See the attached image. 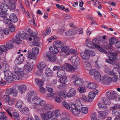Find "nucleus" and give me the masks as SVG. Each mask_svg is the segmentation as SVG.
<instances>
[{
    "label": "nucleus",
    "instance_id": "f257e3e1",
    "mask_svg": "<svg viewBox=\"0 0 120 120\" xmlns=\"http://www.w3.org/2000/svg\"><path fill=\"white\" fill-rule=\"evenodd\" d=\"M32 35H30L27 33L25 34L20 32L16 36L15 41L17 44H20L22 42L21 39H28L29 41H31L32 39L31 38Z\"/></svg>",
    "mask_w": 120,
    "mask_h": 120
},
{
    "label": "nucleus",
    "instance_id": "f03ea898",
    "mask_svg": "<svg viewBox=\"0 0 120 120\" xmlns=\"http://www.w3.org/2000/svg\"><path fill=\"white\" fill-rule=\"evenodd\" d=\"M29 95L28 96V100L30 103H32L34 101L37 102H39L40 99L37 97V94L36 92L35 91H32L29 93Z\"/></svg>",
    "mask_w": 120,
    "mask_h": 120
},
{
    "label": "nucleus",
    "instance_id": "7ed1b4c3",
    "mask_svg": "<svg viewBox=\"0 0 120 120\" xmlns=\"http://www.w3.org/2000/svg\"><path fill=\"white\" fill-rule=\"evenodd\" d=\"M116 53H113L109 52L108 53V57L109 59H107L106 62L112 65H116L117 63L115 61L116 59V56L117 55Z\"/></svg>",
    "mask_w": 120,
    "mask_h": 120
},
{
    "label": "nucleus",
    "instance_id": "20e7f679",
    "mask_svg": "<svg viewBox=\"0 0 120 120\" xmlns=\"http://www.w3.org/2000/svg\"><path fill=\"white\" fill-rule=\"evenodd\" d=\"M13 69L15 71V73L13 75L15 79L17 80H20L22 77L23 72L19 71H18V67L17 66H14Z\"/></svg>",
    "mask_w": 120,
    "mask_h": 120
},
{
    "label": "nucleus",
    "instance_id": "39448f33",
    "mask_svg": "<svg viewBox=\"0 0 120 120\" xmlns=\"http://www.w3.org/2000/svg\"><path fill=\"white\" fill-rule=\"evenodd\" d=\"M41 116L43 120H49L53 117V113L49 111L46 113H43L41 114Z\"/></svg>",
    "mask_w": 120,
    "mask_h": 120
},
{
    "label": "nucleus",
    "instance_id": "423d86ee",
    "mask_svg": "<svg viewBox=\"0 0 120 120\" xmlns=\"http://www.w3.org/2000/svg\"><path fill=\"white\" fill-rule=\"evenodd\" d=\"M116 94V92L115 91H108L107 92L106 95L108 99L112 100L115 98V94Z\"/></svg>",
    "mask_w": 120,
    "mask_h": 120
},
{
    "label": "nucleus",
    "instance_id": "0eeeda50",
    "mask_svg": "<svg viewBox=\"0 0 120 120\" xmlns=\"http://www.w3.org/2000/svg\"><path fill=\"white\" fill-rule=\"evenodd\" d=\"M71 60L73 64H75L76 65H78L80 64V59L78 56H72Z\"/></svg>",
    "mask_w": 120,
    "mask_h": 120
},
{
    "label": "nucleus",
    "instance_id": "6e6552de",
    "mask_svg": "<svg viewBox=\"0 0 120 120\" xmlns=\"http://www.w3.org/2000/svg\"><path fill=\"white\" fill-rule=\"evenodd\" d=\"M98 91L96 89H95L94 92H90L88 95V99L89 102H91L94 99L95 96V94H97Z\"/></svg>",
    "mask_w": 120,
    "mask_h": 120
},
{
    "label": "nucleus",
    "instance_id": "1a4fd4ad",
    "mask_svg": "<svg viewBox=\"0 0 120 120\" xmlns=\"http://www.w3.org/2000/svg\"><path fill=\"white\" fill-rule=\"evenodd\" d=\"M15 39L16 36H15V38L12 39V41H9L6 42V45L7 49H10L13 47L14 42L16 43L15 41H16L14 40H15Z\"/></svg>",
    "mask_w": 120,
    "mask_h": 120
},
{
    "label": "nucleus",
    "instance_id": "9d476101",
    "mask_svg": "<svg viewBox=\"0 0 120 120\" xmlns=\"http://www.w3.org/2000/svg\"><path fill=\"white\" fill-rule=\"evenodd\" d=\"M74 84L77 86H82L84 83L83 80L81 78H77L73 82Z\"/></svg>",
    "mask_w": 120,
    "mask_h": 120
},
{
    "label": "nucleus",
    "instance_id": "9b49d317",
    "mask_svg": "<svg viewBox=\"0 0 120 120\" xmlns=\"http://www.w3.org/2000/svg\"><path fill=\"white\" fill-rule=\"evenodd\" d=\"M81 107L79 105H77L76 106V108L75 109V110H71V111L75 116H78L80 112V110L79 109L81 108Z\"/></svg>",
    "mask_w": 120,
    "mask_h": 120
},
{
    "label": "nucleus",
    "instance_id": "f8f14e48",
    "mask_svg": "<svg viewBox=\"0 0 120 120\" xmlns=\"http://www.w3.org/2000/svg\"><path fill=\"white\" fill-rule=\"evenodd\" d=\"M66 65V71H75L78 68L77 66L74 67L71 64L68 63H67Z\"/></svg>",
    "mask_w": 120,
    "mask_h": 120
},
{
    "label": "nucleus",
    "instance_id": "ddd939ff",
    "mask_svg": "<svg viewBox=\"0 0 120 120\" xmlns=\"http://www.w3.org/2000/svg\"><path fill=\"white\" fill-rule=\"evenodd\" d=\"M95 79L98 82H100L101 80V75L99 71H96L94 74Z\"/></svg>",
    "mask_w": 120,
    "mask_h": 120
},
{
    "label": "nucleus",
    "instance_id": "4468645a",
    "mask_svg": "<svg viewBox=\"0 0 120 120\" xmlns=\"http://www.w3.org/2000/svg\"><path fill=\"white\" fill-rule=\"evenodd\" d=\"M57 76L59 77H64V78H67L65 75V72L62 69L59 70L57 73Z\"/></svg>",
    "mask_w": 120,
    "mask_h": 120
},
{
    "label": "nucleus",
    "instance_id": "2eb2a0df",
    "mask_svg": "<svg viewBox=\"0 0 120 120\" xmlns=\"http://www.w3.org/2000/svg\"><path fill=\"white\" fill-rule=\"evenodd\" d=\"M54 46L57 48H60L64 45L63 43L60 41L57 40L55 41L53 43Z\"/></svg>",
    "mask_w": 120,
    "mask_h": 120
},
{
    "label": "nucleus",
    "instance_id": "dca6fc26",
    "mask_svg": "<svg viewBox=\"0 0 120 120\" xmlns=\"http://www.w3.org/2000/svg\"><path fill=\"white\" fill-rule=\"evenodd\" d=\"M75 90L74 89H72L68 92L67 95V96L68 97H73L75 96Z\"/></svg>",
    "mask_w": 120,
    "mask_h": 120
},
{
    "label": "nucleus",
    "instance_id": "f3484780",
    "mask_svg": "<svg viewBox=\"0 0 120 120\" xmlns=\"http://www.w3.org/2000/svg\"><path fill=\"white\" fill-rule=\"evenodd\" d=\"M9 19L12 22L15 23L18 21V19L15 15L13 13L11 14L9 16Z\"/></svg>",
    "mask_w": 120,
    "mask_h": 120
},
{
    "label": "nucleus",
    "instance_id": "a211bd4d",
    "mask_svg": "<svg viewBox=\"0 0 120 120\" xmlns=\"http://www.w3.org/2000/svg\"><path fill=\"white\" fill-rule=\"evenodd\" d=\"M47 57L50 61L52 62H54L56 60V55L53 54H49L47 55Z\"/></svg>",
    "mask_w": 120,
    "mask_h": 120
},
{
    "label": "nucleus",
    "instance_id": "6ab92c4d",
    "mask_svg": "<svg viewBox=\"0 0 120 120\" xmlns=\"http://www.w3.org/2000/svg\"><path fill=\"white\" fill-rule=\"evenodd\" d=\"M85 50L86 53L89 56L88 57L89 58H90V56H94L95 54V52L92 50L87 49H86Z\"/></svg>",
    "mask_w": 120,
    "mask_h": 120
},
{
    "label": "nucleus",
    "instance_id": "aec40b11",
    "mask_svg": "<svg viewBox=\"0 0 120 120\" xmlns=\"http://www.w3.org/2000/svg\"><path fill=\"white\" fill-rule=\"evenodd\" d=\"M86 45L89 47L91 48H95L96 47L97 45L93 43V42H91L90 41H86Z\"/></svg>",
    "mask_w": 120,
    "mask_h": 120
},
{
    "label": "nucleus",
    "instance_id": "412c9836",
    "mask_svg": "<svg viewBox=\"0 0 120 120\" xmlns=\"http://www.w3.org/2000/svg\"><path fill=\"white\" fill-rule=\"evenodd\" d=\"M99 117L101 119H104L107 117V113L105 111H99L98 112Z\"/></svg>",
    "mask_w": 120,
    "mask_h": 120
},
{
    "label": "nucleus",
    "instance_id": "4be33fe9",
    "mask_svg": "<svg viewBox=\"0 0 120 120\" xmlns=\"http://www.w3.org/2000/svg\"><path fill=\"white\" fill-rule=\"evenodd\" d=\"M67 78H64V77H61L60 79L58 80V81L60 83H61L62 84H60L59 85V87H63L64 86V84L66 82V79Z\"/></svg>",
    "mask_w": 120,
    "mask_h": 120
},
{
    "label": "nucleus",
    "instance_id": "5701e85b",
    "mask_svg": "<svg viewBox=\"0 0 120 120\" xmlns=\"http://www.w3.org/2000/svg\"><path fill=\"white\" fill-rule=\"evenodd\" d=\"M0 9L1 11L5 12H7L8 9V6L6 4L4 3H2L0 5Z\"/></svg>",
    "mask_w": 120,
    "mask_h": 120
},
{
    "label": "nucleus",
    "instance_id": "b1692460",
    "mask_svg": "<svg viewBox=\"0 0 120 120\" xmlns=\"http://www.w3.org/2000/svg\"><path fill=\"white\" fill-rule=\"evenodd\" d=\"M28 57L31 59L35 60L37 58L36 56L34 55L32 51L31 50H29L28 51Z\"/></svg>",
    "mask_w": 120,
    "mask_h": 120
},
{
    "label": "nucleus",
    "instance_id": "393cba45",
    "mask_svg": "<svg viewBox=\"0 0 120 120\" xmlns=\"http://www.w3.org/2000/svg\"><path fill=\"white\" fill-rule=\"evenodd\" d=\"M117 40L118 39L114 38H112L111 39H110V43L108 45V46L109 47V48H111L112 45L115 44V43H116Z\"/></svg>",
    "mask_w": 120,
    "mask_h": 120
},
{
    "label": "nucleus",
    "instance_id": "a878e982",
    "mask_svg": "<svg viewBox=\"0 0 120 120\" xmlns=\"http://www.w3.org/2000/svg\"><path fill=\"white\" fill-rule=\"evenodd\" d=\"M113 109L112 111V115L114 116H119L120 115V109Z\"/></svg>",
    "mask_w": 120,
    "mask_h": 120
},
{
    "label": "nucleus",
    "instance_id": "bb28decb",
    "mask_svg": "<svg viewBox=\"0 0 120 120\" xmlns=\"http://www.w3.org/2000/svg\"><path fill=\"white\" fill-rule=\"evenodd\" d=\"M24 61V59L23 56H18L15 60V62L16 64L18 65H19L22 64Z\"/></svg>",
    "mask_w": 120,
    "mask_h": 120
},
{
    "label": "nucleus",
    "instance_id": "cd10ccee",
    "mask_svg": "<svg viewBox=\"0 0 120 120\" xmlns=\"http://www.w3.org/2000/svg\"><path fill=\"white\" fill-rule=\"evenodd\" d=\"M97 84L94 82H90L87 85V88L90 89H95L97 87Z\"/></svg>",
    "mask_w": 120,
    "mask_h": 120
},
{
    "label": "nucleus",
    "instance_id": "c85d7f7f",
    "mask_svg": "<svg viewBox=\"0 0 120 120\" xmlns=\"http://www.w3.org/2000/svg\"><path fill=\"white\" fill-rule=\"evenodd\" d=\"M46 67V65L44 63L40 62L38 64L37 68L39 70L44 69Z\"/></svg>",
    "mask_w": 120,
    "mask_h": 120
},
{
    "label": "nucleus",
    "instance_id": "c756f323",
    "mask_svg": "<svg viewBox=\"0 0 120 120\" xmlns=\"http://www.w3.org/2000/svg\"><path fill=\"white\" fill-rule=\"evenodd\" d=\"M18 89L21 93H23L26 90V86L24 85H21L18 87Z\"/></svg>",
    "mask_w": 120,
    "mask_h": 120
},
{
    "label": "nucleus",
    "instance_id": "7c9ffc66",
    "mask_svg": "<svg viewBox=\"0 0 120 120\" xmlns=\"http://www.w3.org/2000/svg\"><path fill=\"white\" fill-rule=\"evenodd\" d=\"M80 55L81 58L83 60H87L89 58L88 56L86 53L85 50L83 52H81L80 53Z\"/></svg>",
    "mask_w": 120,
    "mask_h": 120
},
{
    "label": "nucleus",
    "instance_id": "2f4dec72",
    "mask_svg": "<svg viewBox=\"0 0 120 120\" xmlns=\"http://www.w3.org/2000/svg\"><path fill=\"white\" fill-rule=\"evenodd\" d=\"M4 79H5L6 81L9 83H11L13 81V80L15 79L13 75L9 76L7 77H4Z\"/></svg>",
    "mask_w": 120,
    "mask_h": 120
},
{
    "label": "nucleus",
    "instance_id": "473e14b6",
    "mask_svg": "<svg viewBox=\"0 0 120 120\" xmlns=\"http://www.w3.org/2000/svg\"><path fill=\"white\" fill-rule=\"evenodd\" d=\"M32 66L29 65H25L24 66V70L26 71H31L33 68V62H32Z\"/></svg>",
    "mask_w": 120,
    "mask_h": 120
},
{
    "label": "nucleus",
    "instance_id": "72a5a7b5",
    "mask_svg": "<svg viewBox=\"0 0 120 120\" xmlns=\"http://www.w3.org/2000/svg\"><path fill=\"white\" fill-rule=\"evenodd\" d=\"M49 50L50 52L53 54H56L58 53L59 50L55 48V47H50Z\"/></svg>",
    "mask_w": 120,
    "mask_h": 120
},
{
    "label": "nucleus",
    "instance_id": "f704fd0d",
    "mask_svg": "<svg viewBox=\"0 0 120 120\" xmlns=\"http://www.w3.org/2000/svg\"><path fill=\"white\" fill-rule=\"evenodd\" d=\"M53 73V72L49 68H48L45 70V74L46 76H50L52 75Z\"/></svg>",
    "mask_w": 120,
    "mask_h": 120
},
{
    "label": "nucleus",
    "instance_id": "c9c22d12",
    "mask_svg": "<svg viewBox=\"0 0 120 120\" xmlns=\"http://www.w3.org/2000/svg\"><path fill=\"white\" fill-rule=\"evenodd\" d=\"M28 108L27 107H25L21 108L20 112L23 114H26L28 112Z\"/></svg>",
    "mask_w": 120,
    "mask_h": 120
},
{
    "label": "nucleus",
    "instance_id": "e433bc0d",
    "mask_svg": "<svg viewBox=\"0 0 120 120\" xmlns=\"http://www.w3.org/2000/svg\"><path fill=\"white\" fill-rule=\"evenodd\" d=\"M110 75L112 76L111 78L112 81L114 82H116L117 81V78L113 72H111L110 73Z\"/></svg>",
    "mask_w": 120,
    "mask_h": 120
},
{
    "label": "nucleus",
    "instance_id": "4c0bfd02",
    "mask_svg": "<svg viewBox=\"0 0 120 120\" xmlns=\"http://www.w3.org/2000/svg\"><path fill=\"white\" fill-rule=\"evenodd\" d=\"M79 106L81 107V108L79 109L80 110V112L82 111L83 113L85 114H86L88 113V110L87 107H82V106L81 105H79Z\"/></svg>",
    "mask_w": 120,
    "mask_h": 120
},
{
    "label": "nucleus",
    "instance_id": "58836bf2",
    "mask_svg": "<svg viewBox=\"0 0 120 120\" xmlns=\"http://www.w3.org/2000/svg\"><path fill=\"white\" fill-rule=\"evenodd\" d=\"M23 103L22 101L21 100H18L15 105V107L17 108H21L23 104Z\"/></svg>",
    "mask_w": 120,
    "mask_h": 120
},
{
    "label": "nucleus",
    "instance_id": "ea45409f",
    "mask_svg": "<svg viewBox=\"0 0 120 120\" xmlns=\"http://www.w3.org/2000/svg\"><path fill=\"white\" fill-rule=\"evenodd\" d=\"M32 51L34 54V55L36 56V55H37L39 53V49L38 48L35 47L33 48Z\"/></svg>",
    "mask_w": 120,
    "mask_h": 120
},
{
    "label": "nucleus",
    "instance_id": "a19ab883",
    "mask_svg": "<svg viewBox=\"0 0 120 120\" xmlns=\"http://www.w3.org/2000/svg\"><path fill=\"white\" fill-rule=\"evenodd\" d=\"M4 73L5 76L4 77L6 78L12 75L11 72L8 70H5L4 71Z\"/></svg>",
    "mask_w": 120,
    "mask_h": 120
},
{
    "label": "nucleus",
    "instance_id": "79ce46f5",
    "mask_svg": "<svg viewBox=\"0 0 120 120\" xmlns=\"http://www.w3.org/2000/svg\"><path fill=\"white\" fill-rule=\"evenodd\" d=\"M9 96L7 95H4L2 98L3 100L5 102H7L9 101Z\"/></svg>",
    "mask_w": 120,
    "mask_h": 120
},
{
    "label": "nucleus",
    "instance_id": "37998d69",
    "mask_svg": "<svg viewBox=\"0 0 120 120\" xmlns=\"http://www.w3.org/2000/svg\"><path fill=\"white\" fill-rule=\"evenodd\" d=\"M63 105L67 109H70L71 107L70 105L65 101H63L62 102Z\"/></svg>",
    "mask_w": 120,
    "mask_h": 120
},
{
    "label": "nucleus",
    "instance_id": "c03bdc74",
    "mask_svg": "<svg viewBox=\"0 0 120 120\" xmlns=\"http://www.w3.org/2000/svg\"><path fill=\"white\" fill-rule=\"evenodd\" d=\"M20 8L22 10L23 12L25 13L26 15H27V17L28 18H29L30 17V16L29 15L28 12H27L26 11L23 6L21 4H20Z\"/></svg>",
    "mask_w": 120,
    "mask_h": 120
},
{
    "label": "nucleus",
    "instance_id": "a18cd8bd",
    "mask_svg": "<svg viewBox=\"0 0 120 120\" xmlns=\"http://www.w3.org/2000/svg\"><path fill=\"white\" fill-rule=\"evenodd\" d=\"M102 100L103 101L105 105H109L111 103L110 101L107 98H102Z\"/></svg>",
    "mask_w": 120,
    "mask_h": 120
},
{
    "label": "nucleus",
    "instance_id": "49530a36",
    "mask_svg": "<svg viewBox=\"0 0 120 120\" xmlns=\"http://www.w3.org/2000/svg\"><path fill=\"white\" fill-rule=\"evenodd\" d=\"M35 82L38 85L39 88H40V87H42L43 84V82L42 81L40 80L39 79H36L35 80Z\"/></svg>",
    "mask_w": 120,
    "mask_h": 120
},
{
    "label": "nucleus",
    "instance_id": "de8ad7c7",
    "mask_svg": "<svg viewBox=\"0 0 120 120\" xmlns=\"http://www.w3.org/2000/svg\"><path fill=\"white\" fill-rule=\"evenodd\" d=\"M60 111L58 110H55L54 112L55 117L57 118L58 117H60Z\"/></svg>",
    "mask_w": 120,
    "mask_h": 120
},
{
    "label": "nucleus",
    "instance_id": "09e8293b",
    "mask_svg": "<svg viewBox=\"0 0 120 120\" xmlns=\"http://www.w3.org/2000/svg\"><path fill=\"white\" fill-rule=\"evenodd\" d=\"M75 32L73 30H70L65 33L66 35L70 36L74 34Z\"/></svg>",
    "mask_w": 120,
    "mask_h": 120
},
{
    "label": "nucleus",
    "instance_id": "8fccbe9b",
    "mask_svg": "<svg viewBox=\"0 0 120 120\" xmlns=\"http://www.w3.org/2000/svg\"><path fill=\"white\" fill-rule=\"evenodd\" d=\"M84 66L86 68V70H89L90 67V64L88 61H86L84 62Z\"/></svg>",
    "mask_w": 120,
    "mask_h": 120
},
{
    "label": "nucleus",
    "instance_id": "3c124183",
    "mask_svg": "<svg viewBox=\"0 0 120 120\" xmlns=\"http://www.w3.org/2000/svg\"><path fill=\"white\" fill-rule=\"evenodd\" d=\"M0 49L3 52H5L7 51L8 49L4 45H2L0 46Z\"/></svg>",
    "mask_w": 120,
    "mask_h": 120
},
{
    "label": "nucleus",
    "instance_id": "603ef678",
    "mask_svg": "<svg viewBox=\"0 0 120 120\" xmlns=\"http://www.w3.org/2000/svg\"><path fill=\"white\" fill-rule=\"evenodd\" d=\"M50 29L49 27L47 28L46 29L45 32L43 34L44 36H46L49 35L50 32Z\"/></svg>",
    "mask_w": 120,
    "mask_h": 120
},
{
    "label": "nucleus",
    "instance_id": "864d4df0",
    "mask_svg": "<svg viewBox=\"0 0 120 120\" xmlns=\"http://www.w3.org/2000/svg\"><path fill=\"white\" fill-rule=\"evenodd\" d=\"M19 115L18 113L16 112H14L12 113V117L14 118L15 119H17V120H19L17 119L19 117Z\"/></svg>",
    "mask_w": 120,
    "mask_h": 120
},
{
    "label": "nucleus",
    "instance_id": "5fc2aeb1",
    "mask_svg": "<svg viewBox=\"0 0 120 120\" xmlns=\"http://www.w3.org/2000/svg\"><path fill=\"white\" fill-rule=\"evenodd\" d=\"M14 88H9L6 91V92L7 94L9 95H10L12 94L13 93V91L14 89Z\"/></svg>",
    "mask_w": 120,
    "mask_h": 120
},
{
    "label": "nucleus",
    "instance_id": "6e6d98bb",
    "mask_svg": "<svg viewBox=\"0 0 120 120\" xmlns=\"http://www.w3.org/2000/svg\"><path fill=\"white\" fill-rule=\"evenodd\" d=\"M93 43L95 44L96 45L99 44L101 42V41L100 40L96 38L93 39Z\"/></svg>",
    "mask_w": 120,
    "mask_h": 120
},
{
    "label": "nucleus",
    "instance_id": "4d7b16f0",
    "mask_svg": "<svg viewBox=\"0 0 120 120\" xmlns=\"http://www.w3.org/2000/svg\"><path fill=\"white\" fill-rule=\"evenodd\" d=\"M52 106L50 105L49 104H46L45 105L44 108V109L47 110L49 109H52Z\"/></svg>",
    "mask_w": 120,
    "mask_h": 120
},
{
    "label": "nucleus",
    "instance_id": "13d9d810",
    "mask_svg": "<svg viewBox=\"0 0 120 120\" xmlns=\"http://www.w3.org/2000/svg\"><path fill=\"white\" fill-rule=\"evenodd\" d=\"M98 105L99 108H101L104 109H107V107L105 105H102L101 103H99L98 104Z\"/></svg>",
    "mask_w": 120,
    "mask_h": 120
},
{
    "label": "nucleus",
    "instance_id": "bf43d9fd",
    "mask_svg": "<svg viewBox=\"0 0 120 120\" xmlns=\"http://www.w3.org/2000/svg\"><path fill=\"white\" fill-rule=\"evenodd\" d=\"M7 12L2 11L0 12V16L4 18L7 15Z\"/></svg>",
    "mask_w": 120,
    "mask_h": 120
},
{
    "label": "nucleus",
    "instance_id": "052dcab7",
    "mask_svg": "<svg viewBox=\"0 0 120 120\" xmlns=\"http://www.w3.org/2000/svg\"><path fill=\"white\" fill-rule=\"evenodd\" d=\"M107 75H105L103 76L102 81V83L104 84H106L107 83Z\"/></svg>",
    "mask_w": 120,
    "mask_h": 120
},
{
    "label": "nucleus",
    "instance_id": "680f3d73",
    "mask_svg": "<svg viewBox=\"0 0 120 120\" xmlns=\"http://www.w3.org/2000/svg\"><path fill=\"white\" fill-rule=\"evenodd\" d=\"M69 52L72 54H75L77 53V51L74 49H71L69 50Z\"/></svg>",
    "mask_w": 120,
    "mask_h": 120
},
{
    "label": "nucleus",
    "instance_id": "e2e57ef3",
    "mask_svg": "<svg viewBox=\"0 0 120 120\" xmlns=\"http://www.w3.org/2000/svg\"><path fill=\"white\" fill-rule=\"evenodd\" d=\"M13 91V93H12V94L13 96L14 97H16L18 94V91L15 88H14Z\"/></svg>",
    "mask_w": 120,
    "mask_h": 120
},
{
    "label": "nucleus",
    "instance_id": "0e129e2a",
    "mask_svg": "<svg viewBox=\"0 0 120 120\" xmlns=\"http://www.w3.org/2000/svg\"><path fill=\"white\" fill-rule=\"evenodd\" d=\"M4 21L6 23L8 24H11L12 23V22L9 19H4Z\"/></svg>",
    "mask_w": 120,
    "mask_h": 120
},
{
    "label": "nucleus",
    "instance_id": "69168bd1",
    "mask_svg": "<svg viewBox=\"0 0 120 120\" xmlns=\"http://www.w3.org/2000/svg\"><path fill=\"white\" fill-rule=\"evenodd\" d=\"M69 49L68 46H64L61 49V50L62 52L68 51Z\"/></svg>",
    "mask_w": 120,
    "mask_h": 120
},
{
    "label": "nucleus",
    "instance_id": "338daca9",
    "mask_svg": "<svg viewBox=\"0 0 120 120\" xmlns=\"http://www.w3.org/2000/svg\"><path fill=\"white\" fill-rule=\"evenodd\" d=\"M39 88V91L40 92L43 94H44L45 91V89L43 88L42 87H40Z\"/></svg>",
    "mask_w": 120,
    "mask_h": 120
},
{
    "label": "nucleus",
    "instance_id": "774afa93",
    "mask_svg": "<svg viewBox=\"0 0 120 120\" xmlns=\"http://www.w3.org/2000/svg\"><path fill=\"white\" fill-rule=\"evenodd\" d=\"M92 120H96L97 119V116L94 113H93L91 116Z\"/></svg>",
    "mask_w": 120,
    "mask_h": 120
}]
</instances>
